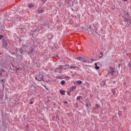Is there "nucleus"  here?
Masks as SVG:
<instances>
[{"instance_id": "nucleus-33", "label": "nucleus", "mask_w": 131, "mask_h": 131, "mask_svg": "<svg viewBox=\"0 0 131 131\" xmlns=\"http://www.w3.org/2000/svg\"><path fill=\"white\" fill-rule=\"evenodd\" d=\"M104 51H105V49H104Z\"/></svg>"}, {"instance_id": "nucleus-3", "label": "nucleus", "mask_w": 131, "mask_h": 131, "mask_svg": "<svg viewBox=\"0 0 131 131\" xmlns=\"http://www.w3.org/2000/svg\"><path fill=\"white\" fill-rule=\"evenodd\" d=\"M93 61H94V60H93L92 59L88 58L87 59H86V60H85L84 63H92Z\"/></svg>"}, {"instance_id": "nucleus-30", "label": "nucleus", "mask_w": 131, "mask_h": 131, "mask_svg": "<svg viewBox=\"0 0 131 131\" xmlns=\"http://www.w3.org/2000/svg\"><path fill=\"white\" fill-rule=\"evenodd\" d=\"M100 54H101V55H103V53H100Z\"/></svg>"}, {"instance_id": "nucleus-20", "label": "nucleus", "mask_w": 131, "mask_h": 131, "mask_svg": "<svg viewBox=\"0 0 131 131\" xmlns=\"http://www.w3.org/2000/svg\"><path fill=\"white\" fill-rule=\"evenodd\" d=\"M3 37V36L2 35H0V40H1V38Z\"/></svg>"}, {"instance_id": "nucleus-16", "label": "nucleus", "mask_w": 131, "mask_h": 131, "mask_svg": "<svg viewBox=\"0 0 131 131\" xmlns=\"http://www.w3.org/2000/svg\"><path fill=\"white\" fill-rule=\"evenodd\" d=\"M77 59L78 60L81 61L82 58H81V57H77Z\"/></svg>"}, {"instance_id": "nucleus-1", "label": "nucleus", "mask_w": 131, "mask_h": 131, "mask_svg": "<svg viewBox=\"0 0 131 131\" xmlns=\"http://www.w3.org/2000/svg\"><path fill=\"white\" fill-rule=\"evenodd\" d=\"M35 79L38 81H42L43 80L42 74H38L37 76L35 77Z\"/></svg>"}, {"instance_id": "nucleus-31", "label": "nucleus", "mask_w": 131, "mask_h": 131, "mask_svg": "<svg viewBox=\"0 0 131 131\" xmlns=\"http://www.w3.org/2000/svg\"><path fill=\"white\" fill-rule=\"evenodd\" d=\"M124 2H126V1H127V0H123Z\"/></svg>"}, {"instance_id": "nucleus-14", "label": "nucleus", "mask_w": 131, "mask_h": 131, "mask_svg": "<svg viewBox=\"0 0 131 131\" xmlns=\"http://www.w3.org/2000/svg\"><path fill=\"white\" fill-rule=\"evenodd\" d=\"M19 52H20V54L24 53V51H23V48H20V50H19Z\"/></svg>"}, {"instance_id": "nucleus-29", "label": "nucleus", "mask_w": 131, "mask_h": 131, "mask_svg": "<svg viewBox=\"0 0 131 131\" xmlns=\"http://www.w3.org/2000/svg\"><path fill=\"white\" fill-rule=\"evenodd\" d=\"M57 69H56L55 71L57 72Z\"/></svg>"}, {"instance_id": "nucleus-15", "label": "nucleus", "mask_w": 131, "mask_h": 131, "mask_svg": "<svg viewBox=\"0 0 131 131\" xmlns=\"http://www.w3.org/2000/svg\"><path fill=\"white\" fill-rule=\"evenodd\" d=\"M112 92L113 93L114 96H115V89H112Z\"/></svg>"}, {"instance_id": "nucleus-27", "label": "nucleus", "mask_w": 131, "mask_h": 131, "mask_svg": "<svg viewBox=\"0 0 131 131\" xmlns=\"http://www.w3.org/2000/svg\"><path fill=\"white\" fill-rule=\"evenodd\" d=\"M2 75V73H0V76Z\"/></svg>"}, {"instance_id": "nucleus-10", "label": "nucleus", "mask_w": 131, "mask_h": 131, "mask_svg": "<svg viewBox=\"0 0 131 131\" xmlns=\"http://www.w3.org/2000/svg\"><path fill=\"white\" fill-rule=\"evenodd\" d=\"M76 89V86H73L72 87V88L71 89V91H73L74 90H75Z\"/></svg>"}, {"instance_id": "nucleus-9", "label": "nucleus", "mask_w": 131, "mask_h": 131, "mask_svg": "<svg viewBox=\"0 0 131 131\" xmlns=\"http://www.w3.org/2000/svg\"><path fill=\"white\" fill-rule=\"evenodd\" d=\"M76 83L78 84H81L82 83V82L81 80H78V81H76Z\"/></svg>"}, {"instance_id": "nucleus-34", "label": "nucleus", "mask_w": 131, "mask_h": 131, "mask_svg": "<svg viewBox=\"0 0 131 131\" xmlns=\"http://www.w3.org/2000/svg\"><path fill=\"white\" fill-rule=\"evenodd\" d=\"M5 71V70H3V72H4Z\"/></svg>"}, {"instance_id": "nucleus-11", "label": "nucleus", "mask_w": 131, "mask_h": 131, "mask_svg": "<svg viewBox=\"0 0 131 131\" xmlns=\"http://www.w3.org/2000/svg\"><path fill=\"white\" fill-rule=\"evenodd\" d=\"M60 84L61 85H64L66 84V81L64 80H61L60 82Z\"/></svg>"}, {"instance_id": "nucleus-26", "label": "nucleus", "mask_w": 131, "mask_h": 131, "mask_svg": "<svg viewBox=\"0 0 131 131\" xmlns=\"http://www.w3.org/2000/svg\"><path fill=\"white\" fill-rule=\"evenodd\" d=\"M4 81V79H2V80H1V81H2V82H3Z\"/></svg>"}, {"instance_id": "nucleus-2", "label": "nucleus", "mask_w": 131, "mask_h": 131, "mask_svg": "<svg viewBox=\"0 0 131 131\" xmlns=\"http://www.w3.org/2000/svg\"><path fill=\"white\" fill-rule=\"evenodd\" d=\"M95 65V69L96 70H98L100 69V63H99V62H97V63H95L94 64Z\"/></svg>"}, {"instance_id": "nucleus-25", "label": "nucleus", "mask_w": 131, "mask_h": 131, "mask_svg": "<svg viewBox=\"0 0 131 131\" xmlns=\"http://www.w3.org/2000/svg\"><path fill=\"white\" fill-rule=\"evenodd\" d=\"M126 55L127 56H128V53H126Z\"/></svg>"}, {"instance_id": "nucleus-8", "label": "nucleus", "mask_w": 131, "mask_h": 131, "mask_svg": "<svg viewBox=\"0 0 131 131\" xmlns=\"http://www.w3.org/2000/svg\"><path fill=\"white\" fill-rule=\"evenodd\" d=\"M82 99V97L81 96H78L76 98V100H78V101H80V99Z\"/></svg>"}, {"instance_id": "nucleus-7", "label": "nucleus", "mask_w": 131, "mask_h": 131, "mask_svg": "<svg viewBox=\"0 0 131 131\" xmlns=\"http://www.w3.org/2000/svg\"><path fill=\"white\" fill-rule=\"evenodd\" d=\"M125 22H128L129 24H130V19L128 18H124Z\"/></svg>"}, {"instance_id": "nucleus-13", "label": "nucleus", "mask_w": 131, "mask_h": 131, "mask_svg": "<svg viewBox=\"0 0 131 131\" xmlns=\"http://www.w3.org/2000/svg\"><path fill=\"white\" fill-rule=\"evenodd\" d=\"M75 68H78V67H75V66H71V67H69V69H75Z\"/></svg>"}, {"instance_id": "nucleus-23", "label": "nucleus", "mask_w": 131, "mask_h": 131, "mask_svg": "<svg viewBox=\"0 0 131 131\" xmlns=\"http://www.w3.org/2000/svg\"><path fill=\"white\" fill-rule=\"evenodd\" d=\"M64 103H65V104H68V101H64Z\"/></svg>"}, {"instance_id": "nucleus-12", "label": "nucleus", "mask_w": 131, "mask_h": 131, "mask_svg": "<svg viewBox=\"0 0 131 131\" xmlns=\"http://www.w3.org/2000/svg\"><path fill=\"white\" fill-rule=\"evenodd\" d=\"M100 105L99 104H96L95 105V107H94L95 109H97V108H98L99 107Z\"/></svg>"}, {"instance_id": "nucleus-24", "label": "nucleus", "mask_w": 131, "mask_h": 131, "mask_svg": "<svg viewBox=\"0 0 131 131\" xmlns=\"http://www.w3.org/2000/svg\"><path fill=\"white\" fill-rule=\"evenodd\" d=\"M64 66L65 67L69 66V64H65Z\"/></svg>"}, {"instance_id": "nucleus-32", "label": "nucleus", "mask_w": 131, "mask_h": 131, "mask_svg": "<svg viewBox=\"0 0 131 131\" xmlns=\"http://www.w3.org/2000/svg\"><path fill=\"white\" fill-rule=\"evenodd\" d=\"M30 101H32V99H30Z\"/></svg>"}, {"instance_id": "nucleus-6", "label": "nucleus", "mask_w": 131, "mask_h": 131, "mask_svg": "<svg viewBox=\"0 0 131 131\" xmlns=\"http://www.w3.org/2000/svg\"><path fill=\"white\" fill-rule=\"evenodd\" d=\"M60 94L62 95H64L66 94V91L63 90H60Z\"/></svg>"}, {"instance_id": "nucleus-35", "label": "nucleus", "mask_w": 131, "mask_h": 131, "mask_svg": "<svg viewBox=\"0 0 131 131\" xmlns=\"http://www.w3.org/2000/svg\"><path fill=\"white\" fill-rule=\"evenodd\" d=\"M43 26H46V25H43Z\"/></svg>"}, {"instance_id": "nucleus-22", "label": "nucleus", "mask_w": 131, "mask_h": 131, "mask_svg": "<svg viewBox=\"0 0 131 131\" xmlns=\"http://www.w3.org/2000/svg\"><path fill=\"white\" fill-rule=\"evenodd\" d=\"M86 106L87 107H89V104H88V103H86Z\"/></svg>"}, {"instance_id": "nucleus-18", "label": "nucleus", "mask_w": 131, "mask_h": 131, "mask_svg": "<svg viewBox=\"0 0 131 131\" xmlns=\"http://www.w3.org/2000/svg\"><path fill=\"white\" fill-rule=\"evenodd\" d=\"M128 66L129 68H131V63H128Z\"/></svg>"}, {"instance_id": "nucleus-17", "label": "nucleus", "mask_w": 131, "mask_h": 131, "mask_svg": "<svg viewBox=\"0 0 131 131\" xmlns=\"http://www.w3.org/2000/svg\"><path fill=\"white\" fill-rule=\"evenodd\" d=\"M85 60H85V59H84V58H82V59H81V61H83V62H85Z\"/></svg>"}, {"instance_id": "nucleus-21", "label": "nucleus", "mask_w": 131, "mask_h": 131, "mask_svg": "<svg viewBox=\"0 0 131 131\" xmlns=\"http://www.w3.org/2000/svg\"><path fill=\"white\" fill-rule=\"evenodd\" d=\"M34 103L33 101H31L30 102V104H33Z\"/></svg>"}, {"instance_id": "nucleus-19", "label": "nucleus", "mask_w": 131, "mask_h": 131, "mask_svg": "<svg viewBox=\"0 0 131 131\" xmlns=\"http://www.w3.org/2000/svg\"><path fill=\"white\" fill-rule=\"evenodd\" d=\"M67 94H68V95H69V96H70V95H71V93H70V92H67Z\"/></svg>"}, {"instance_id": "nucleus-4", "label": "nucleus", "mask_w": 131, "mask_h": 131, "mask_svg": "<svg viewBox=\"0 0 131 131\" xmlns=\"http://www.w3.org/2000/svg\"><path fill=\"white\" fill-rule=\"evenodd\" d=\"M34 7V5L32 3L29 4L28 5V8L29 9H31V8H33Z\"/></svg>"}, {"instance_id": "nucleus-28", "label": "nucleus", "mask_w": 131, "mask_h": 131, "mask_svg": "<svg viewBox=\"0 0 131 131\" xmlns=\"http://www.w3.org/2000/svg\"><path fill=\"white\" fill-rule=\"evenodd\" d=\"M41 29H43V26H41Z\"/></svg>"}, {"instance_id": "nucleus-5", "label": "nucleus", "mask_w": 131, "mask_h": 131, "mask_svg": "<svg viewBox=\"0 0 131 131\" xmlns=\"http://www.w3.org/2000/svg\"><path fill=\"white\" fill-rule=\"evenodd\" d=\"M37 12L39 14H42L43 13V10H42L41 8H39L37 10Z\"/></svg>"}]
</instances>
